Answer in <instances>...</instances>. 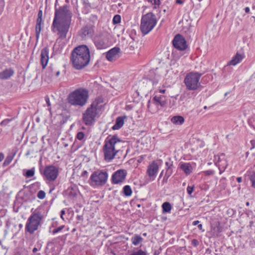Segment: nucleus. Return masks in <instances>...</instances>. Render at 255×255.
<instances>
[{
  "instance_id": "63",
  "label": "nucleus",
  "mask_w": 255,
  "mask_h": 255,
  "mask_svg": "<svg viewBox=\"0 0 255 255\" xmlns=\"http://www.w3.org/2000/svg\"><path fill=\"white\" fill-rule=\"evenodd\" d=\"M163 172V171H162L161 172V173H160V176H159V177H160V178H161V177L162 176Z\"/></svg>"
},
{
  "instance_id": "49",
  "label": "nucleus",
  "mask_w": 255,
  "mask_h": 255,
  "mask_svg": "<svg viewBox=\"0 0 255 255\" xmlns=\"http://www.w3.org/2000/svg\"><path fill=\"white\" fill-rule=\"evenodd\" d=\"M42 15H43L42 11L41 10H39L38 11L37 18H42Z\"/></svg>"
},
{
  "instance_id": "6",
  "label": "nucleus",
  "mask_w": 255,
  "mask_h": 255,
  "mask_svg": "<svg viewBox=\"0 0 255 255\" xmlns=\"http://www.w3.org/2000/svg\"><path fill=\"white\" fill-rule=\"evenodd\" d=\"M157 23L156 17L152 12H148L142 16L140 23V30L144 35L151 31Z\"/></svg>"
},
{
  "instance_id": "55",
  "label": "nucleus",
  "mask_w": 255,
  "mask_h": 255,
  "mask_svg": "<svg viewBox=\"0 0 255 255\" xmlns=\"http://www.w3.org/2000/svg\"><path fill=\"white\" fill-rule=\"evenodd\" d=\"M245 12L246 13H249L250 12V7H246L245 8Z\"/></svg>"
},
{
  "instance_id": "10",
  "label": "nucleus",
  "mask_w": 255,
  "mask_h": 255,
  "mask_svg": "<svg viewBox=\"0 0 255 255\" xmlns=\"http://www.w3.org/2000/svg\"><path fill=\"white\" fill-rule=\"evenodd\" d=\"M72 13L66 5L56 9L53 20L71 22Z\"/></svg>"
},
{
  "instance_id": "18",
  "label": "nucleus",
  "mask_w": 255,
  "mask_h": 255,
  "mask_svg": "<svg viewBox=\"0 0 255 255\" xmlns=\"http://www.w3.org/2000/svg\"><path fill=\"white\" fill-rule=\"evenodd\" d=\"M153 104L158 107H163L166 104V97L163 95H156L153 98Z\"/></svg>"
},
{
  "instance_id": "44",
  "label": "nucleus",
  "mask_w": 255,
  "mask_h": 255,
  "mask_svg": "<svg viewBox=\"0 0 255 255\" xmlns=\"http://www.w3.org/2000/svg\"><path fill=\"white\" fill-rule=\"evenodd\" d=\"M191 244L194 247H197L199 245V242L196 239H193L191 241Z\"/></svg>"
},
{
  "instance_id": "38",
  "label": "nucleus",
  "mask_w": 255,
  "mask_h": 255,
  "mask_svg": "<svg viewBox=\"0 0 255 255\" xmlns=\"http://www.w3.org/2000/svg\"><path fill=\"white\" fill-rule=\"evenodd\" d=\"M250 179L252 182V186L255 188V173L251 175Z\"/></svg>"
},
{
  "instance_id": "58",
  "label": "nucleus",
  "mask_w": 255,
  "mask_h": 255,
  "mask_svg": "<svg viewBox=\"0 0 255 255\" xmlns=\"http://www.w3.org/2000/svg\"><path fill=\"white\" fill-rule=\"evenodd\" d=\"M198 228L199 230H202V224L198 225Z\"/></svg>"
},
{
  "instance_id": "9",
  "label": "nucleus",
  "mask_w": 255,
  "mask_h": 255,
  "mask_svg": "<svg viewBox=\"0 0 255 255\" xmlns=\"http://www.w3.org/2000/svg\"><path fill=\"white\" fill-rule=\"evenodd\" d=\"M71 22L53 20L52 23L53 31L57 32L59 38L63 39L66 37Z\"/></svg>"
},
{
  "instance_id": "8",
  "label": "nucleus",
  "mask_w": 255,
  "mask_h": 255,
  "mask_svg": "<svg viewBox=\"0 0 255 255\" xmlns=\"http://www.w3.org/2000/svg\"><path fill=\"white\" fill-rule=\"evenodd\" d=\"M108 177V174L107 171L98 170L91 174L89 183L93 187L102 186L106 183Z\"/></svg>"
},
{
  "instance_id": "42",
  "label": "nucleus",
  "mask_w": 255,
  "mask_h": 255,
  "mask_svg": "<svg viewBox=\"0 0 255 255\" xmlns=\"http://www.w3.org/2000/svg\"><path fill=\"white\" fill-rule=\"evenodd\" d=\"M194 186H188L187 188V193H188V194L189 195H191L193 190H194Z\"/></svg>"
},
{
  "instance_id": "12",
  "label": "nucleus",
  "mask_w": 255,
  "mask_h": 255,
  "mask_svg": "<svg viewBox=\"0 0 255 255\" xmlns=\"http://www.w3.org/2000/svg\"><path fill=\"white\" fill-rule=\"evenodd\" d=\"M173 46L178 50L184 51L187 48L186 40L181 34H178L172 40Z\"/></svg>"
},
{
  "instance_id": "28",
  "label": "nucleus",
  "mask_w": 255,
  "mask_h": 255,
  "mask_svg": "<svg viewBox=\"0 0 255 255\" xmlns=\"http://www.w3.org/2000/svg\"><path fill=\"white\" fill-rule=\"evenodd\" d=\"M123 193L126 196H130L132 194V191L129 185H126L124 187Z\"/></svg>"
},
{
  "instance_id": "53",
  "label": "nucleus",
  "mask_w": 255,
  "mask_h": 255,
  "mask_svg": "<svg viewBox=\"0 0 255 255\" xmlns=\"http://www.w3.org/2000/svg\"><path fill=\"white\" fill-rule=\"evenodd\" d=\"M237 181L238 182L240 183L242 181V178L241 177H239L237 178Z\"/></svg>"
},
{
  "instance_id": "14",
  "label": "nucleus",
  "mask_w": 255,
  "mask_h": 255,
  "mask_svg": "<svg viewBox=\"0 0 255 255\" xmlns=\"http://www.w3.org/2000/svg\"><path fill=\"white\" fill-rule=\"evenodd\" d=\"M49 61V48L47 47L43 48L40 53V63L42 68L44 69Z\"/></svg>"
},
{
  "instance_id": "41",
  "label": "nucleus",
  "mask_w": 255,
  "mask_h": 255,
  "mask_svg": "<svg viewBox=\"0 0 255 255\" xmlns=\"http://www.w3.org/2000/svg\"><path fill=\"white\" fill-rule=\"evenodd\" d=\"M4 6V1L3 0H0V15L1 14L3 8Z\"/></svg>"
},
{
  "instance_id": "31",
  "label": "nucleus",
  "mask_w": 255,
  "mask_h": 255,
  "mask_svg": "<svg viewBox=\"0 0 255 255\" xmlns=\"http://www.w3.org/2000/svg\"><path fill=\"white\" fill-rule=\"evenodd\" d=\"M172 173H173L172 167L166 168V170L165 176L164 177V179L166 178L167 180L171 175Z\"/></svg>"
},
{
  "instance_id": "4",
  "label": "nucleus",
  "mask_w": 255,
  "mask_h": 255,
  "mask_svg": "<svg viewBox=\"0 0 255 255\" xmlns=\"http://www.w3.org/2000/svg\"><path fill=\"white\" fill-rule=\"evenodd\" d=\"M101 102L100 99H96L83 113L82 120L86 125L90 126L95 122L98 114V105Z\"/></svg>"
},
{
  "instance_id": "24",
  "label": "nucleus",
  "mask_w": 255,
  "mask_h": 255,
  "mask_svg": "<svg viewBox=\"0 0 255 255\" xmlns=\"http://www.w3.org/2000/svg\"><path fill=\"white\" fill-rule=\"evenodd\" d=\"M131 242L134 246L138 245L143 241V238L138 235H134L131 239Z\"/></svg>"
},
{
  "instance_id": "62",
  "label": "nucleus",
  "mask_w": 255,
  "mask_h": 255,
  "mask_svg": "<svg viewBox=\"0 0 255 255\" xmlns=\"http://www.w3.org/2000/svg\"><path fill=\"white\" fill-rule=\"evenodd\" d=\"M147 107H148V109L150 110V108H151V105L149 104V103H148V104L147 105Z\"/></svg>"
},
{
  "instance_id": "61",
  "label": "nucleus",
  "mask_w": 255,
  "mask_h": 255,
  "mask_svg": "<svg viewBox=\"0 0 255 255\" xmlns=\"http://www.w3.org/2000/svg\"><path fill=\"white\" fill-rule=\"evenodd\" d=\"M60 74V71H57L56 73V77H58Z\"/></svg>"
},
{
  "instance_id": "11",
  "label": "nucleus",
  "mask_w": 255,
  "mask_h": 255,
  "mask_svg": "<svg viewBox=\"0 0 255 255\" xmlns=\"http://www.w3.org/2000/svg\"><path fill=\"white\" fill-rule=\"evenodd\" d=\"M59 174L57 167L54 165H48L45 167L43 172V177L46 181L52 182L56 180Z\"/></svg>"
},
{
  "instance_id": "47",
  "label": "nucleus",
  "mask_w": 255,
  "mask_h": 255,
  "mask_svg": "<svg viewBox=\"0 0 255 255\" xmlns=\"http://www.w3.org/2000/svg\"><path fill=\"white\" fill-rule=\"evenodd\" d=\"M165 165H166V168H167V167H169V168L172 167V166H173L172 162H165Z\"/></svg>"
},
{
  "instance_id": "1",
  "label": "nucleus",
  "mask_w": 255,
  "mask_h": 255,
  "mask_svg": "<svg viewBox=\"0 0 255 255\" xmlns=\"http://www.w3.org/2000/svg\"><path fill=\"white\" fill-rule=\"evenodd\" d=\"M70 61L76 70H81L86 67L90 61V52L86 45H79L72 50Z\"/></svg>"
},
{
  "instance_id": "45",
  "label": "nucleus",
  "mask_w": 255,
  "mask_h": 255,
  "mask_svg": "<svg viewBox=\"0 0 255 255\" xmlns=\"http://www.w3.org/2000/svg\"><path fill=\"white\" fill-rule=\"evenodd\" d=\"M214 174V171L212 170H209L205 171V174L206 175H212Z\"/></svg>"
},
{
  "instance_id": "40",
  "label": "nucleus",
  "mask_w": 255,
  "mask_h": 255,
  "mask_svg": "<svg viewBox=\"0 0 255 255\" xmlns=\"http://www.w3.org/2000/svg\"><path fill=\"white\" fill-rule=\"evenodd\" d=\"M11 121V119H5L4 120H3L1 123H0V125L1 126H6L7 125L10 121Z\"/></svg>"
},
{
  "instance_id": "25",
  "label": "nucleus",
  "mask_w": 255,
  "mask_h": 255,
  "mask_svg": "<svg viewBox=\"0 0 255 255\" xmlns=\"http://www.w3.org/2000/svg\"><path fill=\"white\" fill-rule=\"evenodd\" d=\"M171 121L174 124L180 125L184 123V119L183 117L178 116L173 117Z\"/></svg>"
},
{
  "instance_id": "21",
  "label": "nucleus",
  "mask_w": 255,
  "mask_h": 255,
  "mask_svg": "<svg viewBox=\"0 0 255 255\" xmlns=\"http://www.w3.org/2000/svg\"><path fill=\"white\" fill-rule=\"evenodd\" d=\"M244 58V55L243 54H239L237 53L230 60L228 65H232L235 66L239 63H240Z\"/></svg>"
},
{
  "instance_id": "22",
  "label": "nucleus",
  "mask_w": 255,
  "mask_h": 255,
  "mask_svg": "<svg viewBox=\"0 0 255 255\" xmlns=\"http://www.w3.org/2000/svg\"><path fill=\"white\" fill-rule=\"evenodd\" d=\"M180 167L186 175H189L192 172L193 168L190 163H182Z\"/></svg>"
},
{
  "instance_id": "23",
  "label": "nucleus",
  "mask_w": 255,
  "mask_h": 255,
  "mask_svg": "<svg viewBox=\"0 0 255 255\" xmlns=\"http://www.w3.org/2000/svg\"><path fill=\"white\" fill-rule=\"evenodd\" d=\"M126 117H119L116 119V123L112 127L113 130H117L121 128L124 125V119Z\"/></svg>"
},
{
  "instance_id": "51",
  "label": "nucleus",
  "mask_w": 255,
  "mask_h": 255,
  "mask_svg": "<svg viewBox=\"0 0 255 255\" xmlns=\"http://www.w3.org/2000/svg\"><path fill=\"white\" fill-rule=\"evenodd\" d=\"M87 174L88 172L86 170H85L82 172L81 176L84 177L85 176H87Z\"/></svg>"
},
{
  "instance_id": "29",
  "label": "nucleus",
  "mask_w": 255,
  "mask_h": 255,
  "mask_svg": "<svg viewBox=\"0 0 255 255\" xmlns=\"http://www.w3.org/2000/svg\"><path fill=\"white\" fill-rule=\"evenodd\" d=\"M14 157V155H7L3 163V166H6L9 165L10 162L12 161Z\"/></svg>"
},
{
  "instance_id": "17",
  "label": "nucleus",
  "mask_w": 255,
  "mask_h": 255,
  "mask_svg": "<svg viewBox=\"0 0 255 255\" xmlns=\"http://www.w3.org/2000/svg\"><path fill=\"white\" fill-rule=\"evenodd\" d=\"M81 31L83 38L86 37H91L93 36L94 32V27L92 25H87L81 29Z\"/></svg>"
},
{
  "instance_id": "60",
  "label": "nucleus",
  "mask_w": 255,
  "mask_h": 255,
  "mask_svg": "<svg viewBox=\"0 0 255 255\" xmlns=\"http://www.w3.org/2000/svg\"><path fill=\"white\" fill-rule=\"evenodd\" d=\"M165 89L160 90H159V92L161 93H165Z\"/></svg>"
},
{
  "instance_id": "43",
  "label": "nucleus",
  "mask_w": 255,
  "mask_h": 255,
  "mask_svg": "<svg viewBox=\"0 0 255 255\" xmlns=\"http://www.w3.org/2000/svg\"><path fill=\"white\" fill-rule=\"evenodd\" d=\"M156 7V6H159L160 4V0H153L152 2H151Z\"/></svg>"
},
{
  "instance_id": "34",
  "label": "nucleus",
  "mask_w": 255,
  "mask_h": 255,
  "mask_svg": "<svg viewBox=\"0 0 255 255\" xmlns=\"http://www.w3.org/2000/svg\"><path fill=\"white\" fill-rule=\"evenodd\" d=\"M46 194L43 190H40L37 195L38 198L40 199H43L45 197Z\"/></svg>"
},
{
  "instance_id": "5",
  "label": "nucleus",
  "mask_w": 255,
  "mask_h": 255,
  "mask_svg": "<svg viewBox=\"0 0 255 255\" xmlns=\"http://www.w3.org/2000/svg\"><path fill=\"white\" fill-rule=\"evenodd\" d=\"M42 216L38 209H35L28 218L26 225L25 231L32 234L40 226Z\"/></svg>"
},
{
  "instance_id": "2",
  "label": "nucleus",
  "mask_w": 255,
  "mask_h": 255,
  "mask_svg": "<svg viewBox=\"0 0 255 255\" xmlns=\"http://www.w3.org/2000/svg\"><path fill=\"white\" fill-rule=\"evenodd\" d=\"M122 140L117 135L112 137H108L105 140L103 150L104 159L110 162L115 158L117 154L120 151Z\"/></svg>"
},
{
  "instance_id": "20",
  "label": "nucleus",
  "mask_w": 255,
  "mask_h": 255,
  "mask_svg": "<svg viewBox=\"0 0 255 255\" xmlns=\"http://www.w3.org/2000/svg\"><path fill=\"white\" fill-rule=\"evenodd\" d=\"M120 50V48L118 47H115L110 50L106 55L107 59L110 61H112L114 58L117 57Z\"/></svg>"
},
{
  "instance_id": "56",
  "label": "nucleus",
  "mask_w": 255,
  "mask_h": 255,
  "mask_svg": "<svg viewBox=\"0 0 255 255\" xmlns=\"http://www.w3.org/2000/svg\"><path fill=\"white\" fill-rule=\"evenodd\" d=\"M199 222H200L199 221H195L193 222V225L194 226L197 225L199 223Z\"/></svg>"
},
{
  "instance_id": "46",
  "label": "nucleus",
  "mask_w": 255,
  "mask_h": 255,
  "mask_svg": "<svg viewBox=\"0 0 255 255\" xmlns=\"http://www.w3.org/2000/svg\"><path fill=\"white\" fill-rule=\"evenodd\" d=\"M45 101L46 102L47 106L50 107L51 104H50V100H49V97L48 96H46L45 98Z\"/></svg>"
},
{
  "instance_id": "32",
  "label": "nucleus",
  "mask_w": 255,
  "mask_h": 255,
  "mask_svg": "<svg viewBox=\"0 0 255 255\" xmlns=\"http://www.w3.org/2000/svg\"><path fill=\"white\" fill-rule=\"evenodd\" d=\"M35 171L34 169L32 168L29 170H28L26 173L24 174L25 176L27 177H31L34 175Z\"/></svg>"
},
{
  "instance_id": "64",
  "label": "nucleus",
  "mask_w": 255,
  "mask_h": 255,
  "mask_svg": "<svg viewBox=\"0 0 255 255\" xmlns=\"http://www.w3.org/2000/svg\"><path fill=\"white\" fill-rule=\"evenodd\" d=\"M149 2H152L153 0H147Z\"/></svg>"
},
{
  "instance_id": "52",
  "label": "nucleus",
  "mask_w": 255,
  "mask_h": 255,
  "mask_svg": "<svg viewBox=\"0 0 255 255\" xmlns=\"http://www.w3.org/2000/svg\"><path fill=\"white\" fill-rule=\"evenodd\" d=\"M176 2L179 4H182L183 3V1L182 0H176Z\"/></svg>"
},
{
  "instance_id": "36",
  "label": "nucleus",
  "mask_w": 255,
  "mask_h": 255,
  "mask_svg": "<svg viewBox=\"0 0 255 255\" xmlns=\"http://www.w3.org/2000/svg\"><path fill=\"white\" fill-rule=\"evenodd\" d=\"M85 137V134L83 132L80 131L78 132L76 135V137L79 140H83Z\"/></svg>"
},
{
  "instance_id": "59",
  "label": "nucleus",
  "mask_w": 255,
  "mask_h": 255,
  "mask_svg": "<svg viewBox=\"0 0 255 255\" xmlns=\"http://www.w3.org/2000/svg\"><path fill=\"white\" fill-rule=\"evenodd\" d=\"M38 251L37 249L36 248H34L33 249L32 252L34 253H35Z\"/></svg>"
},
{
  "instance_id": "33",
  "label": "nucleus",
  "mask_w": 255,
  "mask_h": 255,
  "mask_svg": "<svg viewBox=\"0 0 255 255\" xmlns=\"http://www.w3.org/2000/svg\"><path fill=\"white\" fill-rule=\"evenodd\" d=\"M121 17L120 15L117 14L114 16L113 19V22L114 24H118L121 22Z\"/></svg>"
},
{
  "instance_id": "37",
  "label": "nucleus",
  "mask_w": 255,
  "mask_h": 255,
  "mask_svg": "<svg viewBox=\"0 0 255 255\" xmlns=\"http://www.w3.org/2000/svg\"><path fill=\"white\" fill-rule=\"evenodd\" d=\"M64 228V226L63 225V226H61L56 229H54L53 230H52V231L51 232V233H52V234L53 235H55V234L58 233L59 232L61 231L63 228Z\"/></svg>"
},
{
  "instance_id": "19",
  "label": "nucleus",
  "mask_w": 255,
  "mask_h": 255,
  "mask_svg": "<svg viewBox=\"0 0 255 255\" xmlns=\"http://www.w3.org/2000/svg\"><path fill=\"white\" fill-rule=\"evenodd\" d=\"M14 73V71L13 69L11 68H6L0 72V80H4L9 79L13 75Z\"/></svg>"
},
{
  "instance_id": "27",
  "label": "nucleus",
  "mask_w": 255,
  "mask_h": 255,
  "mask_svg": "<svg viewBox=\"0 0 255 255\" xmlns=\"http://www.w3.org/2000/svg\"><path fill=\"white\" fill-rule=\"evenodd\" d=\"M162 207L163 212L169 213L171 210V205L170 203L166 202L162 204Z\"/></svg>"
},
{
  "instance_id": "54",
  "label": "nucleus",
  "mask_w": 255,
  "mask_h": 255,
  "mask_svg": "<svg viewBox=\"0 0 255 255\" xmlns=\"http://www.w3.org/2000/svg\"><path fill=\"white\" fill-rule=\"evenodd\" d=\"M65 211H64V210H62V211H61V218L62 219H63V215H64V214H65Z\"/></svg>"
},
{
  "instance_id": "15",
  "label": "nucleus",
  "mask_w": 255,
  "mask_h": 255,
  "mask_svg": "<svg viewBox=\"0 0 255 255\" xmlns=\"http://www.w3.org/2000/svg\"><path fill=\"white\" fill-rule=\"evenodd\" d=\"M225 154L222 153L220 155L215 156V160L219 163L218 166L220 170V173L221 174L228 166V163L226 160H223Z\"/></svg>"
},
{
  "instance_id": "13",
  "label": "nucleus",
  "mask_w": 255,
  "mask_h": 255,
  "mask_svg": "<svg viewBox=\"0 0 255 255\" xmlns=\"http://www.w3.org/2000/svg\"><path fill=\"white\" fill-rule=\"evenodd\" d=\"M127 175V172L124 169H120L112 175V181L113 184H118L124 182Z\"/></svg>"
},
{
  "instance_id": "50",
  "label": "nucleus",
  "mask_w": 255,
  "mask_h": 255,
  "mask_svg": "<svg viewBox=\"0 0 255 255\" xmlns=\"http://www.w3.org/2000/svg\"><path fill=\"white\" fill-rule=\"evenodd\" d=\"M4 156L3 153L0 152V162L4 159Z\"/></svg>"
},
{
  "instance_id": "16",
  "label": "nucleus",
  "mask_w": 255,
  "mask_h": 255,
  "mask_svg": "<svg viewBox=\"0 0 255 255\" xmlns=\"http://www.w3.org/2000/svg\"><path fill=\"white\" fill-rule=\"evenodd\" d=\"M158 166L157 163L153 161L148 166L147 173L150 178H152L153 180H154L158 172Z\"/></svg>"
},
{
  "instance_id": "35",
  "label": "nucleus",
  "mask_w": 255,
  "mask_h": 255,
  "mask_svg": "<svg viewBox=\"0 0 255 255\" xmlns=\"http://www.w3.org/2000/svg\"><path fill=\"white\" fill-rule=\"evenodd\" d=\"M213 231L214 233L216 234L217 236H218V234L222 232V230L219 226V224L218 225H217L213 228Z\"/></svg>"
},
{
  "instance_id": "26",
  "label": "nucleus",
  "mask_w": 255,
  "mask_h": 255,
  "mask_svg": "<svg viewBox=\"0 0 255 255\" xmlns=\"http://www.w3.org/2000/svg\"><path fill=\"white\" fill-rule=\"evenodd\" d=\"M95 44L98 49H102L106 47V45L102 39H96Z\"/></svg>"
},
{
  "instance_id": "30",
  "label": "nucleus",
  "mask_w": 255,
  "mask_h": 255,
  "mask_svg": "<svg viewBox=\"0 0 255 255\" xmlns=\"http://www.w3.org/2000/svg\"><path fill=\"white\" fill-rule=\"evenodd\" d=\"M41 25L36 24V26H35V35H36V38L37 41H38V40L39 39L40 33L41 32Z\"/></svg>"
},
{
  "instance_id": "39",
  "label": "nucleus",
  "mask_w": 255,
  "mask_h": 255,
  "mask_svg": "<svg viewBox=\"0 0 255 255\" xmlns=\"http://www.w3.org/2000/svg\"><path fill=\"white\" fill-rule=\"evenodd\" d=\"M130 255H147L146 252L142 251L141 250H139L137 252H134Z\"/></svg>"
},
{
  "instance_id": "7",
  "label": "nucleus",
  "mask_w": 255,
  "mask_h": 255,
  "mask_svg": "<svg viewBox=\"0 0 255 255\" xmlns=\"http://www.w3.org/2000/svg\"><path fill=\"white\" fill-rule=\"evenodd\" d=\"M201 75V74L198 72L187 74L184 80L186 89L190 91L198 90L201 86L200 79Z\"/></svg>"
},
{
  "instance_id": "57",
  "label": "nucleus",
  "mask_w": 255,
  "mask_h": 255,
  "mask_svg": "<svg viewBox=\"0 0 255 255\" xmlns=\"http://www.w3.org/2000/svg\"><path fill=\"white\" fill-rule=\"evenodd\" d=\"M0 245L1 246V248H2V249H6V250H7L6 248L5 247H4V246H3V245H2V242H1V241L0 240Z\"/></svg>"
},
{
  "instance_id": "3",
  "label": "nucleus",
  "mask_w": 255,
  "mask_h": 255,
  "mask_svg": "<svg viewBox=\"0 0 255 255\" xmlns=\"http://www.w3.org/2000/svg\"><path fill=\"white\" fill-rule=\"evenodd\" d=\"M88 98V91L84 88H79L71 92L67 100L70 105L82 107L86 105Z\"/></svg>"
},
{
  "instance_id": "48",
  "label": "nucleus",
  "mask_w": 255,
  "mask_h": 255,
  "mask_svg": "<svg viewBox=\"0 0 255 255\" xmlns=\"http://www.w3.org/2000/svg\"><path fill=\"white\" fill-rule=\"evenodd\" d=\"M42 22V18H37V20H36V24L41 25Z\"/></svg>"
}]
</instances>
